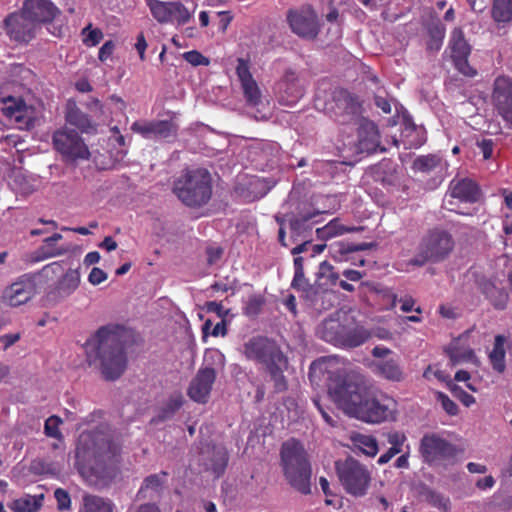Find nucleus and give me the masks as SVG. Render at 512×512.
I'll list each match as a JSON object with an SVG mask.
<instances>
[{
  "label": "nucleus",
  "instance_id": "obj_1",
  "mask_svg": "<svg viewBox=\"0 0 512 512\" xmlns=\"http://www.w3.org/2000/svg\"><path fill=\"white\" fill-rule=\"evenodd\" d=\"M326 376L329 396L345 414L367 423H381L394 418L396 401L388 396H372L348 371L347 363L329 356L313 361L309 368L311 381Z\"/></svg>",
  "mask_w": 512,
  "mask_h": 512
},
{
  "label": "nucleus",
  "instance_id": "obj_2",
  "mask_svg": "<svg viewBox=\"0 0 512 512\" xmlns=\"http://www.w3.org/2000/svg\"><path fill=\"white\" fill-rule=\"evenodd\" d=\"M87 360L98 367L107 380L120 377L126 369V356L119 335L106 327L100 328L86 342Z\"/></svg>",
  "mask_w": 512,
  "mask_h": 512
},
{
  "label": "nucleus",
  "instance_id": "obj_3",
  "mask_svg": "<svg viewBox=\"0 0 512 512\" xmlns=\"http://www.w3.org/2000/svg\"><path fill=\"white\" fill-rule=\"evenodd\" d=\"M281 467L288 483L302 494L311 491V465L303 444L289 439L282 444L280 451Z\"/></svg>",
  "mask_w": 512,
  "mask_h": 512
},
{
  "label": "nucleus",
  "instance_id": "obj_4",
  "mask_svg": "<svg viewBox=\"0 0 512 512\" xmlns=\"http://www.w3.org/2000/svg\"><path fill=\"white\" fill-rule=\"evenodd\" d=\"M120 451L118 444L114 443L111 435L104 431H85L78 438L76 446L77 464L81 465L82 473L85 466L90 465L92 470L97 468L94 463H107L111 461ZM98 473L97 471H95Z\"/></svg>",
  "mask_w": 512,
  "mask_h": 512
},
{
  "label": "nucleus",
  "instance_id": "obj_5",
  "mask_svg": "<svg viewBox=\"0 0 512 512\" xmlns=\"http://www.w3.org/2000/svg\"><path fill=\"white\" fill-rule=\"evenodd\" d=\"M178 199L190 207L206 204L211 198V176L206 169L187 170L173 184Z\"/></svg>",
  "mask_w": 512,
  "mask_h": 512
},
{
  "label": "nucleus",
  "instance_id": "obj_6",
  "mask_svg": "<svg viewBox=\"0 0 512 512\" xmlns=\"http://www.w3.org/2000/svg\"><path fill=\"white\" fill-rule=\"evenodd\" d=\"M335 472L348 495L360 498L368 493L373 478L372 468L368 465L349 456L335 462Z\"/></svg>",
  "mask_w": 512,
  "mask_h": 512
},
{
  "label": "nucleus",
  "instance_id": "obj_7",
  "mask_svg": "<svg viewBox=\"0 0 512 512\" xmlns=\"http://www.w3.org/2000/svg\"><path fill=\"white\" fill-rule=\"evenodd\" d=\"M318 333L325 341L347 348L360 346L370 338V333L364 327L347 328L335 319L325 320Z\"/></svg>",
  "mask_w": 512,
  "mask_h": 512
},
{
  "label": "nucleus",
  "instance_id": "obj_8",
  "mask_svg": "<svg viewBox=\"0 0 512 512\" xmlns=\"http://www.w3.org/2000/svg\"><path fill=\"white\" fill-rule=\"evenodd\" d=\"M258 362L267 366L275 389L279 392L286 390L287 382L283 371L287 369L288 361L275 343L258 338Z\"/></svg>",
  "mask_w": 512,
  "mask_h": 512
},
{
  "label": "nucleus",
  "instance_id": "obj_9",
  "mask_svg": "<svg viewBox=\"0 0 512 512\" xmlns=\"http://www.w3.org/2000/svg\"><path fill=\"white\" fill-rule=\"evenodd\" d=\"M419 452L425 463L433 465L440 461H454L463 449L437 433H428L420 441Z\"/></svg>",
  "mask_w": 512,
  "mask_h": 512
},
{
  "label": "nucleus",
  "instance_id": "obj_10",
  "mask_svg": "<svg viewBox=\"0 0 512 512\" xmlns=\"http://www.w3.org/2000/svg\"><path fill=\"white\" fill-rule=\"evenodd\" d=\"M453 248L452 237L445 231H430L420 244L419 257L412 262L415 265H422L426 261H439L446 257Z\"/></svg>",
  "mask_w": 512,
  "mask_h": 512
},
{
  "label": "nucleus",
  "instance_id": "obj_11",
  "mask_svg": "<svg viewBox=\"0 0 512 512\" xmlns=\"http://www.w3.org/2000/svg\"><path fill=\"white\" fill-rule=\"evenodd\" d=\"M0 108L6 117L14 121L19 128L29 129L34 126L35 112L22 99L6 95L4 87H0Z\"/></svg>",
  "mask_w": 512,
  "mask_h": 512
},
{
  "label": "nucleus",
  "instance_id": "obj_12",
  "mask_svg": "<svg viewBox=\"0 0 512 512\" xmlns=\"http://www.w3.org/2000/svg\"><path fill=\"white\" fill-rule=\"evenodd\" d=\"M491 100L497 114L512 127V77L499 75L495 78Z\"/></svg>",
  "mask_w": 512,
  "mask_h": 512
},
{
  "label": "nucleus",
  "instance_id": "obj_13",
  "mask_svg": "<svg viewBox=\"0 0 512 512\" xmlns=\"http://www.w3.org/2000/svg\"><path fill=\"white\" fill-rule=\"evenodd\" d=\"M4 27L9 38L18 43L30 42L40 28L24 10L7 16L4 20Z\"/></svg>",
  "mask_w": 512,
  "mask_h": 512
},
{
  "label": "nucleus",
  "instance_id": "obj_14",
  "mask_svg": "<svg viewBox=\"0 0 512 512\" xmlns=\"http://www.w3.org/2000/svg\"><path fill=\"white\" fill-rule=\"evenodd\" d=\"M22 10L40 27L41 23H48L47 29L54 36L60 37L64 33L62 26L56 27L51 23L58 9L49 0H26Z\"/></svg>",
  "mask_w": 512,
  "mask_h": 512
},
{
  "label": "nucleus",
  "instance_id": "obj_15",
  "mask_svg": "<svg viewBox=\"0 0 512 512\" xmlns=\"http://www.w3.org/2000/svg\"><path fill=\"white\" fill-rule=\"evenodd\" d=\"M449 48L455 68L465 76L474 77L477 71L468 62L471 47L466 41L461 28H455L451 32Z\"/></svg>",
  "mask_w": 512,
  "mask_h": 512
},
{
  "label": "nucleus",
  "instance_id": "obj_16",
  "mask_svg": "<svg viewBox=\"0 0 512 512\" xmlns=\"http://www.w3.org/2000/svg\"><path fill=\"white\" fill-rule=\"evenodd\" d=\"M55 149L69 159H87L89 150L79 135L74 131H57L53 136Z\"/></svg>",
  "mask_w": 512,
  "mask_h": 512
},
{
  "label": "nucleus",
  "instance_id": "obj_17",
  "mask_svg": "<svg viewBox=\"0 0 512 512\" xmlns=\"http://www.w3.org/2000/svg\"><path fill=\"white\" fill-rule=\"evenodd\" d=\"M292 31L300 37L313 39L317 36L319 25L317 15L311 7H303L288 14Z\"/></svg>",
  "mask_w": 512,
  "mask_h": 512
},
{
  "label": "nucleus",
  "instance_id": "obj_18",
  "mask_svg": "<svg viewBox=\"0 0 512 512\" xmlns=\"http://www.w3.org/2000/svg\"><path fill=\"white\" fill-rule=\"evenodd\" d=\"M132 131L147 139H174L177 136L178 124L174 120H153L134 122Z\"/></svg>",
  "mask_w": 512,
  "mask_h": 512
},
{
  "label": "nucleus",
  "instance_id": "obj_19",
  "mask_svg": "<svg viewBox=\"0 0 512 512\" xmlns=\"http://www.w3.org/2000/svg\"><path fill=\"white\" fill-rule=\"evenodd\" d=\"M276 96L278 101L287 106L296 104L304 94V83L293 71H287L283 79L277 83Z\"/></svg>",
  "mask_w": 512,
  "mask_h": 512
},
{
  "label": "nucleus",
  "instance_id": "obj_20",
  "mask_svg": "<svg viewBox=\"0 0 512 512\" xmlns=\"http://www.w3.org/2000/svg\"><path fill=\"white\" fill-rule=\"evenodd\" d=\"M36 293V284L31 277H21L8 286L2 295L3 302L11 307L27 303Z\"/></svg>",
  "mask_w": 512,
  "mask_h": 512
},
{
  "label": "nucleus",
  "instance_id": "obj_21",
  "mask_svg": "<svg viewBox=\"0 0 512 512\" xmlns=\"http://www.w3.org/2000/svg\"><path fill=\"white\" fill-rule=\"evenodd\" d=\"M215 379L216 371L213 367L200 368L190 382L188 396L195 402L206 403Z\"/></svg>",
  "mask_w": 512,
  "mask_h": 512
},
{
  "label": "nucleus",
  "instance_id": "obj_22",
  "mask_svg": "<svg viewBox=\"0 0 512 512\" xmlns=\"http://www.w3.org/2000/svg\"><path fill=\"white\" fill-rule=\"evenodd\" d=\"M199 461L207 470H212L216 476H219L227 465V451L221 445L210 446L207 444L201 450Z\"/></svg>",
  "mask_w": 512,
  "mask_h": 512
},
{
  "label": "nucleus",
  "instance_id": "obj_23",
  "mask_svg": "<svg viewBox=\"0 0 512 512\" xmlns=\"http://www.w3.org/2000/svg\"><path fill=\"white\" fill-rule=\"evenodd\" d=\"M449 195L462 202L474 203L480 197L477 183L469 178L453 179L449 185Z\"/></svg>",
  "mask_w": 512,
  "mask_h": 512
},
{
  "label": "nucleus",
  "instance_id": "obj_24",
  "mask_svg": "<svg viewBox=\"0 0 512 512\" xmlns=\"http://www.w3.org/2000/svg\"><path fill=\"white\" fill-rule=\"evenodd\" d=\"M81 275L78 269H68L50 292L54 299H65L72 295L80 285Z\"/></svg>",
  "mask_w": 512,
  "mask_h": 512
},
{
  "label": "nucleus",
  "instance_id": "obj_25",
  "mask_svg": "<svg viewBox=\"0 0 512 512\" xmlns=\"http://www.w3.org/2000/svg\"><path fill=\"white\" fill-rule=\"evenodd\" d=\"M237 76L241 83L243 93L248 102L256 103V82L250 72L248 62L243 58L238 59L236 67Z\"/></svg>",
  "mask_w": 512,
  "mask_h": 512
},
{
  "label": "nucleus",
  "instance_id": "obj_26",
  "mask_svg": "<svg viewBox=\"0 0 512 512\" xmlns=\"http://www.w3.org/2000/svg\"><path fill=\"white\" fill-rule=\"evenodd\" d=\"M426 130L423 126H417L410 120L403 123L401 141L406 148H419L426 142Z\"/></svg>",
  "mask_w": 512,
  "mask_h": 512
},
{
  "label": "nucleus",
  "instance_id": "obj_27",
  "mask_svg": "<svg viewBox=\"0 0 512 512\" xmlns=\"http://www.w3.org/2000/svg\"><path fill=\"white\" fill-rule=\"evenodd\" d=\"M115 504L109 498L93 494H84L78 512H114Z\"/></svg>",
  "mask_w": 512,
  "mask_h": 512
},
{
  "label": "nucleus",
  "instance_id": "obj_28",
  "mask_svg": "<svg viewBox=\"0 0 512 512\" xmlns=\"http://www.w3.org/2000/svg\"><path fill=\"white\" fill-rule=\"evenodd\" d=\"M358 141L357 149L360 151H369L378 143L379 135L376 125L373 122H364L357 129Z\"/></svg>",
  "mask_w": 512,
  "mask_h": 512
},
{
  "label": "nucleus",
  "instance_id": "obj_29",
  "mask_svg": "<svg viewBox=\"0 0 512 512\" xmlns=\"http://www.w3.org/2000/svg\"><path fill=\"white\" fill-rule=\"evenodd\" d=\"M371 299L379 311L392 310L397 303V294L389 287H374L371 291Z\"/></svg>",
  "mask_w": 512,
  "mask_h": 512
},
{
  "label": "nucleus",
  "instance_id": "obj_30",
  "mask_svg": "<svg viewBox=\"0 0 512 512\" xmlns=\"http://www.w3.org/2000/svg\"><path fill=\"white\" fill-rule=\"evenodd\" d=\"M338 280L339 274L329 262L320 263L315 283L318 289L327 291L337 285Z\"/></svg>",
  "mask_w": 512,
  "mask_h": 512
},
{
  "label": "nucleus",
  "instance_id": "obj_31",
  "mask_svg": "<svg viewBox=\"0 0 512 512\" xmlns=\"http://www.w3.org/2000/svg\"><path fill=\"white\" fill-rule=\"evenodd\" d=\"M254 327H248L246 329H242L239 337H240V347L239 351L242 356L248 361L256 360V334Z\"/></svg>",
  "mask_w": 512,
  "mask_h": 512
},
{
  "label": "nucleus",
  "instance_id": "obj_32",
  "mask_svg": "<svg viewBox=\"0 0 512 512\" xmlns=\"http://www.w3.org/2000/svg\"><path fill=\"white\" fill-rule=\"evenodd\" d=\"M353 446L369 457H374L379 451L378 442L372 435L354 433L351 436Z\"/></svg>",
  "mask_w": 512,
  "mask_h": 512
},
{
  "label": "nucleus",
  "instance_id": "obj_33",
  "mask_svg": "<svg viewBox=\"0 0 512 512\" xmlns=\"http://www.w3.org/2000/svg\"><path fill=\"white\" fill-rule=\"evenodd\" d=\"M43 495H24L10 504L13 512H37L42 507Z\"/></svg>",
  "mask_w": 512,
  "mask_h": 512
},
{
  "label": "nucleus",
  "instance_id": "obj_34",
  "mask_svg": "<svg viewBox=\"0 0 512 512\" xmlns=\"http://www.w3.org/2000/svg\"><path fill=\"white\" fill-rule=\"evenodd\" d=\"M505 342L506 338L504 336L497 335L495 337L494 347L489 354V359L493 368L499 373L505 370Z\"/></svg>",
  "mask_w": 512,
  "mask_h": 512
},
{
  "label": "nucleus",
  "instance_id": "obj_35",
  "mask_svg": "<svg viewBox=\"0 0 512 512\" xmlns=\"http://www.w3.org/2000/svg\"><path fill=\"white\" fill-rule=\"evenodd\" d=\"M66 119L71 125L76 126L82 132L90 133L95 131V127L89 117L76 107L69 108Z\"/></svg>",
  "mask_w": 512,
  "mask_h": 512
},
{
  "label": "nucleus",
  "instance_id": "obj_36",
  "mask_svg": "<svg viewBox=\"0 0 512 512\" xmlns=\"http://www.w3.org/2000/svg\"><path fill=\"white\" fill-rule=\"evenodd\" d=\"M350 231L351 229L345 227L341 221L336 218L328 222L325 226L317 228L316 233L319 239L328 240Z\"/></svg>",
  "mask_w": 512,
  "mask_h": 512
},
{
  "label": "nucleus",
  "instance_id": "obj_37",
  "mask_svg": "<svg viewBox=\"0 0 512 512\" xmlns=\"http://www.w3.org/2000/svg\"><path fill=\"white\" fill-rule=\"evenodd\" d=\"M151 14L159 23L171 22V2H162L159 0H146Z\"/></svg>",
  "mask_w": 512,
  "mask_h": 512
},
{
  "label": "nucleus",
  "instance_id": "obj_38",
  "mask_svg": "<svg viewBox=\"0 0 512 512\" xmlns=\"http://www.w3.org/2000/svg\"><path fill=\"white\" fill-rule=\"evenodd\" d=\"M492 18L497 23L512 20V0H493Z\"/></svg>",
  "mask_w": 512,
  "mask_h": 512
},
{
  "label": "nucleus",
  "instance_id": "obj_39",
  "mask_svg": "<svg viewBox=\"0 0 512 512\" xmlns=\"http://www.w3.org/2000/svg\"><path fill=\"white\" fill-rule=\"evenodd\" d=\"M483 291L495 308H505L508 301V293L503 288H497L494 284L487 283L484 285Z\"/></svg>",
  "mask_w": 512,
  "mask_h": 512
},
{
  "label": "nucleus",
  "instance_id": "obj_40",
  "mask_svg": "<svg viewBox=\"0 0 512 512\" xmlns=\"http://www.w3.org/2000/svg\"><path fill=\"white\" fill-rule=\"evenodd\" d=\"M62 239V235L59 233H55L51 237H48L44 240L43 245L39 248L38 253L40 254L39 260H44L52 257H57L63 255L67 252L66 248H51L50 245L55 244L59 240Z\"/></svg>",
  "mask_w": 512,
  "mask_h": 512
},
{
  "label": "nucleus",
  "instance_id": "obj_41",
  "mask_svg": "<svg viewBox=\"0 0 512 512\" xmlns=\"http://www.w3.org/2000/svg\"><path fill=\"white\" fill-rule=\"evenodd\" d=\"M442 168V159L436 155L420 156L413 162V169L420 172H431Z\"/></svg>",
  "mask_w": 512,
  "mask_h": 512
},
{
  "label": "nucleus",
  "instance_id": "obj_42",
  "mask_svg": "<svg viewBox=\"0 0 512 512\" xmlns=\"http://www.w3.org/2000/svg\"><path fill=\"white\" fill-rule=\"evenodd\" d=\"M278 153V145L266 141L258 142V159H265L267 161L268 167H272L274 164L277 163Z\"/></svg>",
  "mask_w": 512,
  "mask_h": 512
},
{
  "label": "nucleus",
  "instance_id": "obj_43",
  "mask_svg": "<svg viewBox=\"0 0 512 512\" xmlns=\"http://www.w3.org/2000/svg\"><path fill=\"white\" fill-rule=\"evenodd\" d=\"M171 22L178 25L186 24L192 17L194 10L190 11L181 2H171Z\"/></svg>",
  "mask_w": 512,
  "mask_h": 512
},
{
  "label": "nucleus",
  "instance_id": "obj_44",
  "mask_svg": "<svg viewBox=\"0 0 512 512\" xmlns=\"http://www.w3.org/2000/svg\"><path fill=\"white\" fill-rule=\"evenodd\" d=\"M294 277L291 286L294 289L305 291L309 287L308 280L304 275L303 258H294Z\"/></svg>",
  "mask_w": 512,
  "mask_h": 512
},
{
  "label": "nucleus",
  "instance_id": "obj_45",
  "mask_svg": "<svg viewBox=\"0 0 512 512\" xmlns=\"http://www.w3.org/2000/svg\"><path fill=\"white\" fill-rule=\"evenodd\" d=\"M448 354L451 362L454 365L462 362H473L476 358L475 353L472 349L466 348L461 350L457 348L455 344H452L450 346V348L448 349Z\"/></svg>",
  "mask_w": 512,
  "mask_h": 512
},
{
  "label": "nucleus",
  "instance_id": "obj_46",
  "mask_svg": "<svg viewBox=\"0 0 512 512\" xmlns=\"http://www.w3.org/2000/svg\"><path fill=\"white\" fill-rule=\"evenodd\" d=\"M380 373L388 380L392 381H401L403 378V373L398 365V363L394 360H388L379 365Z\"/></svg>",
  "mask_w": 512,
  "mask_h": 512
},
{
  "label": "nucleus",
  "instance_id": "obj_47",
  "mask_svg": "<svg viewBox=\"0 0 512 512\" xmlns=\"http://www.w3.org/2000/svg\"><path fill=\"white\" fill-rule=\"evenodd\" d=\"M426 501L433 507L439 509L442 512H449L451 508L449 498L444 497L442 494L429 490L426 493Z\"/></svg>",
  "mask_w": 512,
  "mask_h": 512
},
{
  "label": "nucleus",
  "instance_id": "obj_48",
  "mask_svg": "<svg viewBox=\"0 0 512 512\" xmlns=\"http://www.w3.org/2000/svg\"><path fill=\"white\" fill-rule=\"evenodd\" d=\"M333 100L339 112L349 114L352 111L353 98L346 90L336 91Z\"/></svg>",
  "mask_w": 512,
  "mask_h": 512
},
{
  "label": "nucleus",
  "instance_id": "obj_49",
  "mask_svg": "<svg viewBox=\"0 0 512 512\" xmlns=\"http://www.w3.org/2000/svg\"><path fill=\"white\" fill-rule=\"evenodd\" d=\"M224 355L217 349H208L204 354V363L206 367H222L224 365Z\"/></svg>",
  "mask_w": 512,
  "mask_h": 512
},
{
  "label": "nucleus",
  "instance_id": "obj_50",
  "mask_svg": "<svg viewBox=\"0 0 512 512\" xmlns=\"http://www.w3.org/2000/svg\"><path fill=\"white\" fill-rule=\"evenodd\" d=\"M165 479H166L165 472L151 475L144 480V484L141 489L142 490L150 489L153 491H158L162 487L163 483L165 482Z\"/></svg>",
  "mask_w": 512,
  "mask_h": 512
},
{
  "label": "nucleus",
  "instance_id": "obj_51",
  "mask_svg": "<svg viewBox=\"0 0 512 512\" xmlns=\"http://www.w3.org/2000/svg\"><path fill=\"white\" fill-rule=\"evenodd\" d=\"M84 43L87 46H96L103 38V33L99 29H91L90 26L83 29Z\"/></svg>",
  "mask_w": 512,
  "mask_h": 512
},
{
  "label": "nucleus",
  "instance_id": "obj_52",
  "mask_svg": "<svg viewBox=\"0 0 512 512\" xmlns=\"http://www.w3.org/2000/svg\"><path fill=\"white\" fill-rule=\"evenodd\" d=\"M62 423L57 416H51L45 421V433L49 437L59 438L61 436L59 425Z\"/></svg>",
  "mask_w": 512,
  "mask_h": 512
},
{
  "label": "nucleus",
  "instance_id": "obj_53",
  "mask_svg": "<svg viewBox=\"0 0 512 512\" xmlns=\"http://www.w3.org/2000/svg\"><path fill=\"white\" fill-rule=\"evenodd\" d=\"M436 399L441 403L442 408L449 415H456L458 413V407L454 401H452L446 394L442 392H437Z\"/></svg>",
  "mask_w": 512,
  "mask_h": 512
},
{
  "label": "nucleus",
  "instance_id": "obj_54",
  "mask_svg": "<svg viewBox=\"0 0 512 512\" xmlns=\"http://www.w3.org/2000/svg\"><path fill=\"white\" fill-rule=\"evenodd\" d=\"M183 58L193 66L209 65V59L196 50L185 52Z\"/></svg>",
  "mask_w": 512,
  "mask_h": 512
},
{
  "label": "nucleus",
  "instance_id": "obj_55",
  "mask_svg": "<svg viewBox=\"0 0 512 512\" xmlns=\"http://www.w3.org/2000/svg\"><path fill=\"white\" fill-rule=\"evenodd\" d=\"M183 404V396L180 393L172 395L167 403L165 404L164 412L165 414L172 415L175 413Z\"/></svg>",
  "mask_w": 512,
  "mask_h": 512
},
{
  "label": "nucleus",
  "instance_id": "obj_56",
  "mask_svg": "<svg viewBox=\"0 0 512 512\" xmlns=\"http://www.w3.org/2000/svg\"><path fill=\"white\" fill-rule=\"evenodd\" d=\"M54 496L57 501V506H58L59 510L70 509L71 499H70L69 494L65 490H63L61 488L56 489L54 492Z\"/></svg>",
  "mask_w": 512,
  "mask_h": 512
},
{
  "label": "nucleus",
  "instance_id": "obj_57",
  "mask_svg": "<svg viewBox=\"0 0 512 512\" xmlns=\"http://www.w3.org/2000/svg\"><path fill=\"white\" fill-rule=\"evenodd\" d=\"M406 436L402 432H391L387 435V440L389 444H391V448L400 449V453L402 452V446L406 441Z\"/></svg>",
  "mask_w": 512,
  "mask_h": 512
},
{
  "label": "nucleus",
  "instance_id": "obj_58",
  "mask_svg": "<svg viewBox=\"0 0 512 512\" xmlns=\"http://www.w3.org/2000/svg\"><path fill=\"white\" fill-rule=\"evenodd\" d=\"M107 277L108 275L106 272H104L102 269L98 267H94L89 273L88 281L93 286H96L106 281Z\"/></svg>",
  "mask_w": 512,
  "mask_h": 512
},
{
  "label": "nucleus",
  "instance_id": "obj_59",
  "mask_svg": "<svg viewBox=\"0 0 512 512\" xmlns=\"http://www.w3.org/2000/svg\"><path fill=\"white\" fill-rule=\"evenodd\" d=\"M400 309L404 313H408L411 311H415L417 313H421L420 307H414L415 306V300L411 296H406L400 300Z\"/></svg>",
  "mask_w": 512,
  "mask_h": 512
},
{
  "label": "nucleus",
  "instance_id": "obj_60",
  "mask_svg": "<svg viewBox=\"0 0 512 512\" xmlns=\"http://www.w3.org/2000/svg\"><path fill=\"white\" fill-rule=\"evenodd\" d=\"M453 392L458 397V399L462 402V404L465 405L466 407H469L475 403V398L471 394L463 391L462 389H460L458 387H454Z\"/></svg>",
  "mask_w": 512,
  "mask_h": 512
},
{
  "label": "nucleus",
  "instance_id": "obj_61",
  "mask_svg": "<svg viewBox=\"0 0 512 512\" xmlns=\"http://www.w3.org/2000/svg\"><path fill=\"white\" fill-rule=\"evenodd\" d=\"M431 37L437 42V49L441 46L445 36V28L442 24H437L429 31Z\"/></svg>",
  "mask_w": 512,
  "mask_h": 512
},
{
  "label": "nucleus",
  "instance_id": "obj_62",
  "mask_svg": "<svg viewBox=\"0 0 512 512\" xmlns=\"http://www.w3.org/2000/svg\"><path fill=\"white\" fill-rule=\"evenodd\" d=\"M115 49V43L113 41H107L99 50V60L104 62L112 55Z\"/></svg>",
  "mask_w": 512,
  "mask_h": 512
},
{
  "label": "nucleus",
  "instance_id": "obj_63",
  "mask_svg": "<svg viewBox=\"0 0 512 512\" xmlns=\"http://www.w3.org/2000/svg\"><path fill=\"white\" fill-rule=\"evenodd\" d=\"M222 249L216 246H210L207 248V261L210 265H213L219 261L222 256Z\"/></svg>",
  "mask_w": 512,
  "mask_h": 512
},
{
  "label": "nucleus",
  "instance_id": "obj_64",
  "mask_svg": "<svg viewBox=\"0 0 512 512\" xmlns=\"http://www.w3.org/2000/svg\"><path fill=\"white\" fill-rule=\"evenodd\" d=\"M275 185V181L258 178V198L263 197Z\"/></svg>",
  "mask_w": 512,
  "mask_h": 512
}]
</instances>
